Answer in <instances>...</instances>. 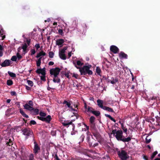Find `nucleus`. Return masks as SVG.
<instances>
[{
  "instance_id": "17",
  "label": "nucleus",
  "mask_w": 160,
  "mask_h": 160,
  "mask_svg": "<svg viewBox=\"0 0 160 160\" xmlns=\"http://www.w3.org/2000/svg\"><path fill=\"white\" fill-rule=\"evenodd\" d=\"M73 63L75 66V64H76L77 67H79V66H81L83 65V63L80 61H77L76 64L75 63Z\"/></svg>"
},
{
  "instance_id": "46",
  "label": "nucleus",
  "mask_w": 160,
  "mask_h": 160,
  "mask_svg": "<svg viewBox=\"0 0 160 160\" xmlns=\"http://www.w3.org/2000/svg\"><path fill=\"white\" fill-rule=\"evenodd\" d=\"M58 32L59 34H61V35H62L63 33V31L62 29H60L58 31Z\"/></svg>"
},
{
  "instance_id": "55",
  "label": "nucleus",
  "mask_w": 160,
  "mask_h": 160,
  "mask_svg": "<svg viewBox=\"0 0 160 160\" xmlns=\"http://www.w3.org/2000/svg\"><path fill=\"white\" fill-rule=\"evenodd\" d=\"M50 20H51L50 18H48L47 20H45L44 22H50Z\"/></svg>"
},
{
  "instance_id": "54",
  "label": "nucleus",
  "mask_w": 160,
  "mask_h": 160,
  "mask_svg": "<svg viewBox=\"0 0 160 160\" xmlns=\"http://www.w3.org/2000/svg\"><path fill=\"white\" fill-rule=\"evenodd\" d=\"M11 94L12 95H16V93L15 92H11Z\"/></svg>"
},
{
  "instance_id": "50",
  "label": "nucleus",
  "mask_w": 160,
  "mask_h": 160,
  "mask_svg": "<svg viewBox=\"0 0 160 160\" xmlns=\"http://www.w3.org/2000/svg\"><path fill=\"white\" fill-rule=\"evenodd\" d=\"M72 76L73 77H74V78H78V75L77 74H74V73L73 74V75Z\"/></svg>"
},
{
  "instance_id": "24",
  "label": "nucleus",
  "mask_w": 160,
  "mask_h": 160,
  "mask_svg": "<svg viewBox=\"0 0 160 160\" xmlns=\"http://www.w3.org/2000/svg\"><path fill=\"white\" fill-rule=\"evenodd\" d=\"M96 72L98 75L100 76L101 75L100 73L101 72V70L99 67H96Z\"/></svg>"
},
{
  "instance_id": "9",
  "label": "nucleus",
  "mask_w": 160,
  "mask_h": 160,
  "mask_svg": "<svg viewBox=\"0 0 160 160\" xmlns=\"http://www.w3.org/2000/svg\"><path fill=\"white\" fill-rule=\"evenodd\" d=\"M36 72L38 73H41L42 75H45V69L44 68L38 69L37 70Z\"/></svg>"
},
{
  "instance_id": "35",
  "label": "nucleus",
  "mask_w": 160,
  "mask_h": 160,
  "mask_svg": "<svg viewBox=\"0 0 160 160\" xmlns=\"http://www.w3.org/2000/svg\"><path fill=\"white\" fill-rule=\"evenodd\" d=\"M118 81V80L116 79H113L111 81V83L112 84H113L116 83Z\"/></svg>"
},
{
  "instance_id": "41",
  "label": "nucleus",
  "mask_w": 160,
  "mask_h": 160,
  "mask_svg": "<svg viewBox=\"0 0 160 160\" xmlns=\"http://www.w3.org/2000/svg\"><path fill=\"white\" fill-rule=\"evenodd\" d=\"M41 77V79L43 81H45V75H42L40 76Z\"/></svg>"
},
{
  "instance_id": "61",
  "label": "nucleus",
  "mask_w": 160,
  "mask_h": 160,
  "mask_svg": "<svg viewBox=\"0 0 160 160\" xmlns=\"http://www.w3.org/2000/svg\"><path fill=\"white\" fill-rule=\"evenodd\" d=\"M10 101H11V100L10 99H8L7 100V102L8 103H9L10 102Z\"/></svg>"
},
{
  "instance_id": "5",
  "label": "nucleus",
  "mask_w": 160,
  "mask_h": 160,
  "mask_svg": "<svg viewBox=\"0 0 160 160\" xmlns=\"http://www.w3.org/2000/svg\"><path fill=\"white\" fill-rule=\"evenodd\" d=\"M22 134L25 136H26V137L31 135L32 134V131L30 130L27 129H24L22 131Z\"/></svg>"
},
{
  "instance_id": "10",
  "label": "nucleus",
  "mask_w": 160,
  "mask_h": 160,
  "mask_svg": "<svg viewBox=\"0 0 160 160\" xmlns=\"http://www.w3.org/2000/svg\"><path fill=\"white\" fill-rule=\"evenodd\" d=\"M64 42V41L62 39H59L56 41V44L60 46V47L62 46V44Z\"/></svg>"
},
{
  "instance_id": "31",
  "label": "nucleus",
  "mask_w": 160,
  "mask_h": 160,
  "mask_svg": "<svg viewBox=\"0 0 160 160\" xmlns=\"http://www.w3.org/2000/svg\"><path fill=\"white\" fill-rule=\"evenodd\" d=\"M11 60L13 61H16L17 60V58L16 56H13L12 57L11 59Z\"/></svg>"
},
{
  "instance_id": "27",
  "label": "nucleus",
  "mask_w": 160,
  "mask_h": 160,
  "mask_svg": "<svg viewBox=\"0 0 160 160\" xmlns=\"http://www.w3.org/2000/svg\"><path fill=\"white\" fill-rule=\"evenodd\" d=\"M121 125V128L124 132H126L127 131V129L125 127H124L123 123L120 122Z\"/></svg>"
},
{
  "instance_id": "4",
  "label": "nucleus",
  "mask_w": 160,
  "mask_h": 160,
  "mask_svg": "<svg viewBox=\"0 0 160 160\" xmlns=\"http://www.w3.org/2000/svg\"><path fill=\"white\" fill-rule=\"evenodd\" d=\"M118 154L122 160H127V159L129 158L127 153L123 150L121 152L118 151Z\"/></svg>"
},
{
  "instance_id": "52",
  "label": "nucleus",
  "mask_w": 160,
  "mask_h": 160,
  "mask_svg": "<svg viewBox=\"0 0 160 160\" xmlns=\"http://www.w3.org/2000/svg\"><path fill=\"white\" fill-rule=\"evenodd\" d=\"M67 49V47H64L63 49L61 50V51H64V52H65V50H66Z\"/></svg>"
},
{
  "instance_id": "49",
  "label": "nucleus",
  "mask_w": 160,
  "mask_h": 160,
  "mask_svg": "<svg viewBox=\"0 0 160 160\" xmlns=\"http://www.w3.org/2000/svg\"><path fill=\"white\" fill-rule=\"evenodd\" d=\"M146 142L147 143H149V142H150L151 141V139H148L147 138H146Z\"/></svg>"
},
{
  "instance_id": "57",
  "label": "nucleus",
  "mask_w": 160,
  "mask_h": 160,
  "mask_svg": "<svg viewBox=\"0 0 160 160\" xmlns=\"http://www.w3.org/2000/svg\"><path fill=\"white\" fill-rule=\"evenodd\" d=\"M68 55L69 58H70L72 56V53L71 52H70L68 53Z\"/></svg>"
},
{
  "instance_id": "16",
  "label": "nucleus",
  "mask_w": 160,
  "mask_h": 160,
  "mask_svg": "<svg viewBox=\"0 0 160 160\" xmlns=\"http://www.w3.org/2000/svg\"><path fill=\"white\" fill-rule=\"evenodd\" d=\"M98 105L101 108L103 107V101L100 99H98L97 101Z\"/></svg>"
},
{
  "instance_id": "37",
  "label": "nucleus",
  "mask_w": 160,
  "mask_h": 160,
  "mask_svg": "<svg viewBox=\"0 0 160 160\" xmlns=\"http://www.w3.org/2000/svg\"><path fill=\"white\" fill-rule=\"evenodd\" d=\"M54 56V53L52 52H50L49 53V56L50 58H52Z\"/></svg>"
},
{
  "instance_id": "18",
  "label": "nucleus",
  "mask_w": 160,
  "mask_h": 160,
  "mask_svg": "<svg viewBox=\"0 0 160 160\" xmlns=\"http://www.w3.org/2000/svg\"><path fill=\"white\" fill-rule=\"evenodd\" d=\"M119 57L121 58H126L127 55L123 52H121L119 54Z\"/></svg>"
},
{
  "instance_id": "51",
  "label": "nucleus",
  "mask_w": 160,
  "mask_h": 160,
  "mask_svg": "<svg viewBox=\"0 0 160 160\" xmlns=\"http://www.w3.org/2000/svg\"><path fill=\"white\" fill-rule=\"evenodd\" d=\"M110 119L112 121H113L114 122H116L115 120L112 117H111V116H110Z\"/></svg>"
},
{
  "instance_id": "47",
  "label": "nucleus",
  "mask_w": 160,
  "mask_h": 160,
  "mask_svg": "<svg viewBox=\"0 0 160 160\" xmlns=\"http://www.w3.org/2000/svg\"><path fill=\"white\" fill-rule=\"evenodd\" d=\"M88 111L91 112H92V111H93L92 110V109L91 108L89 107H88Z\"/></svg>"
},
{
  "instance_id": "60",
  "label": "nucleus",
  "mask_w": 160,
  "mask_h": 160,
  "mask_svg": "<svg viewBox=\"0 0 160 160\" xmlns=\"http://www.w3.org/2000/svg\"><path fill=\"white\" fill-rule=\"evenodd\" d=\"M56 160H60V159H59V158H58V157L57 156V155H56Z\"/></svg>"
},
{
  "instance_id": "39",
  "label": "nucleus",
  "mask_w": 160,
  "mask_h": 160,
  "mask_svg": "<svg viewBox=\"0 0 160 160\" xmlns=\"http://www.w3.org/2000/svg\"><path fill=\"white\" fill-rule=\"evenodd\" d=\"M157 153L158 152H154L153 153L152 155L151 156L152 158V159L155 157V156L157 154Z\"/></svg>"
},
{
  "instance_id": "7",
  "label": "nucleus",
  "mask_w": 160,
  "mask_h": 160,
  "mask_svg": "<svg viewBox=\"0 0 160 160\" xmlns=\"http://www.w3.org/2000/svg\"><path fill=\"white\" fill-rule=\"evenodd\" d=\"M65 52L60 50L59 51V56L60 58L63 60H65L66 59V57L64 54Z\"/></svg>"
},
{
  "instance_id": "15",
  "label": "nucleus",
  "mask_w": 160,
  "mask_h": 160,
  "mask_svg": "<svg viewBox=\"0 0 160 160\" xmlns=\"http://www.w3.org/2000/svg\"><path fill=\"white\" fill-rule=\"evenodd\" d=\"M40 150V148L38 147V145L36 143L35 144L34 148V152L35 153H36L38 152V150Z\"/></svg>"
},
{
  "instance_id": "62",
  "label": "nucleus",
  "mask_w": 160,
  "mask_h": 160,
  "mask_svg": "<svg viewBox=\"0 0 160 160\" xmlns=\"http://www.w3.org/2000/svg\"><path fill=\"white\" fill-rule=\"evenodd\" d=\"M84 107H85V109H86L87 108V105H86V103L85 102L84 103Z\"/></svg>"
},
{
  "instance_id": "56",
  "label": "nucleus",
  "mask_w": 160,
  "mask_h": 160,
  "mask_svg": "<svg viewBox=\"0 0 160 160\" xmlns=\"http://www.w3.org/2000/svg\"><path fill=\"white\" fill-rule=\"evenodd\" d=\"M25 87H26V88L28 90H30L31 89V88L30 87H29L27 86H26Z\"/></svg>"
},
{
  "instance_id": "42",
  "label": "nucleus",
  "mask_w": 160,
  "mask_h": 160,
  "mask_svg": "<svg viewBox=\"0 0 160 160\" xmlns=\"http://www.w3.org/2000/svg\"><path fill=\"white\" fill-rule=\"evenodd\" d=\"M107 111H108L109 112H113V110L112 108H109L108 107L107 108Z\"/></svg>"
},
{
  "instance_id": "6",
  "label": "nucleus",
  "mask_w": 160,
  "mask_h": 160,
  "mask_svg": "<svg viewBox=\"0 0 160 160\" xmlns=\"http://www.w3.org/2000/svg\"><path fill=\"white\" fill-rule=\"evenodd\" d=\"M110 49L114 53H117L119 51L118 48L116 46L114 45L111 46Z\"/></svg>"
},
{
  "instance_id": "58",
  "label": "nucleus",
  "mask_w": 160,
  "mask_h": 160,
  "mask_svg": "<svg viewBox=\"0 0 160 160\" xmlns=\"http://www.w3.org/2000/svg\"><path fill=\"white\" fill-rule=\"evenodd\" d=\"M107 107H105V106L103 107H103L102 108H102L104 110H107Z\"/></svg>"
},
{
  "instance_id": "38",
  "label": "nucleus",
  "mask_w": 160,
  "mask_h": 160,
  "mask_svg": "<svg viewBox=\"0 0 160 160\" xmlns=\"http://www.w3.org/2000/svg\"><path fill=\"white\" fill-rule=\"evenodd\" d=\"M33 112L35 114H38L39 113V110L37 109H35L33 110Z\"/></svg>"
},
{
  "instance_id": "3",
  "label": "nucleus",
  "mask_w": 160,
  "mask_h": 160,
  "mask_svg": "<svg viewBox=\"0 0 160 160\" xmlns=\"http://www.w3.org/2000/svg\"><path fill=\"white\" fill-rule=\"evenodd\" d=\"M60 70V69L58 68H52L50 70V73L52 76L57 77L59 74Z\"/></svg>"
},
{
  "instance_id": "2",
  "label": "nucleus",
  "mask_w": 160,
  "mask_h": 160,
  "mask_svg": "<svg viewBox=\"0 0 160 160\" xmlns=\"http://www.w3.org/2000/svg\"><path fill=\"white\" fill-rule=\"evenodd\" d=\"M112 133L118 140L122 141L123 137L122 136L123 132L121 130L117 131L116 130H114L112 131Z\"/></svg>"
},
{
  "instance_id": "53",
  "label": "nucleus",
  "mask_w": 160,
  "mask_h": 160,
  "mask_svg": "<svg viewBox=\"0 0 160 160\" xmlns=\"http://www.w3.org/2000/svg\"><path fill=\"white\" fill-rule=\"evenodd\" d=\"M48 64L49 65H52L54 64V62L52 61L50 62H49Z\"/></svg>"
},
{
  "instance_id": "43",
  "label": "nucleus",
  "mask_w": 160,
  "mask_h": 160,
  "mask_svg": "<svg viewBox=\"0 0 160 160\" xmlns=\"http://www.w3.org/2000/svg\"><path fill=\"white\" fill-rule=\"evenodd\" d=\"M31 55H32L34 54L36 52V51H35V50L34 49H32L31 50Z\"/></svg>"
},
{
  "instance_id": "40",
  "label": "nucleus",
  "mask_w": 160,
  "mask_h": 160,
  "mask_svg": "<svg viewBox=\"0 0 160 160\" xmlns=\"http://www.w3.org/2000/svg\"><path fill=\"white\" fill-rule=\"evenodd\" d=\"M40 115L41 116L45 117L46 116V114L43 112H41L40 113Z\"/></svg>"
},
{
  "instance_id": "63",
  "label": "nucleus",
  "mask_w": 160,
  "mask_h": 160,
  "mask_svg": "<svg viewBox=\"0 0 160 160\" xmlns=\"http://www.w3.org/2000/svg\"><path fill=\"white\" fill-rule=\"evenodd\" d=\"M57 25V23L56 22H54L53 23V25Z\"/></svg>"
},
{
  "instance_id": "11",
  "label": "nucleus",
  "mask_w": 160,
  "mask_h": 160,
  "mask_svg": "<svg viewBox=\"0 0 160 160\" xmlns=\"http://www.w3.org/2000/svg\"><path fill=\"white\" fill-rule=\"evenodd\" d=\"M63 104H66V105H67L68 108H69L71 109V111H75L74 109H73L72 107H70L71 103L70 102H68L65 101L63 102Z\"/></svg>"
},
{
  "instance_id": "8",
  "label": "nucleus",
  "mask_w": 160,
  "mask_h": 160,
  "mask_svg": "<svg viewBox=\"0 0 160 160\" xmlns=\"http://www.w3.org/2000/svg\"><path fill=\"white\" fill-rule=\"evenodd\" d=\"M11 62L10 60H6L1 64V66L3 67L8 66L10 65Z\"/></svg>"
},
{
  "instance_id": "30",
  "label": "nucleus",
  "mask_w": 160,
  "mask_h": 160,
  "mask_svg": "<svg viewBox=\"0 0 160 160\" xmlns=\"http://www.w3.org/2000/svg\"><path fill=\"white\" fill-rule=\"evenodd\" d=\"M95 118L94 117L92 116L90 118V121L91 123H92L94 122Z\"/></svg>"
},
{
  "instance_id": "48",
  "label": "nucleus",
  "mask_w": 160,
  "mask_h": 160,
  "mask_svg": "<svg viewBox=\"0 0 160 160\" xmlns=\"http://www.w3.org/2000/svg\"><path fill=\"white\" fill-rule=\"evenodd\" d=\"M30 123L34 125L36 124V122L34 120H31L30 122Z\"/></svg>"
},
{
  "instance_id": "28",
  "label": "nucleus",
  "mask_w": 160,
  "mask_h": 160,
  "mask_svg": "<svg viewBox=\"0 0 160 160\" xmlns=\"http://www.w3.org/2000/svg\"><path fill=\"white\" fill-rule=\"evenodd\" d=\"M8 73L11 77L14 78L16 77V74L14 73L10 72H8Z\"/></svg>"
},
{
  "instance_id": "14",
  "label": "nucleus",
  "mask_w": 160,
  "mask_h": 160,
  "mask_svg": "<svg viewBox=\"0 0 160 160\" xmlns=\"http://www.w3.org/2000/svg\"><path fill=\"white\" fill-rule=\"evenodd\" d=\"M5 36L2 29L0 30V40H3L5 38Z\"/></svg>"
},
{
  "instance_id": "44",
  "label": "nucleus",
  "mask_w": 160,
  "mask_h": 160,
  "mask_svg": "<svg viewBox=\"0 0 160 160\" xmlns=\"http://www.w3.org/2000/svg\"><path fill=\"white\" fill-rule=\"evenodd\" d=\"M35 47L37 48V49H38L40 48V45L39 44H37L35 45Z\"/></svg>"
},
{
  "instance_id": "29",
  "label": "nucleus",
  "mask_w": 160,
  "mask_h": 160,
  "mask_svg": "<svg viewBox=\"0 0 160 160\" xmlns=\"http://www.w3.org/2000/svg\"><path fill=\"white\" fill-rule=\"evenodd\" d=\"M92 113L97 116H99L100 114L99 112L98 111H92Z\"/></svg>"
},
{
  "instance_id": "19",
  "label": "nucleus",
  "mask_w": 160,
  "mask_h": 160,
  "mask_svg": "<svg viewBox=\"0 0 160 160\" xmlns=\"http://www.w3.org/2000/svg\"><path fill=\"white\" fill-rule=\"evenodd\" d=\"M73 121V120H72L71 121H65L62 123V124L64 126H67L71 124Z\"/></svg>"
},
{
  "instance_id": "36",
  "label": "nucleus",
  "mask_w": 160,
  "mask_h": 160,
  "mask_svg": "<svg viewBox=\"0 0 160 160\" xmlns=\"http://www.w3.org/2000/svg\"><path fill=\"white\" fill-rule=\"evenodd\" d=\"M27 82L28 84L30 86H32L33 85V83L32 81L28 80Z\"/></svg>"
},
{
  "instance_id": "59",
  "label": "nucleus",
  "mask_w": 160,
  "mask_h": 160,
  "mask_svg": "<svg viewBox=\"0 0 160 160\" xmlns=\"http://www.w3.org/2000/svg\"><path fill=\"white\" fill-rule=\"evenodd\" d=\"M40 119L42 120V121H45V118H41Z\"/></svg>"
},
{
  "instance_id": "22",
  "label": "nucleus",
  "mask_w": 160,
  "mask_h": 160,
  "mask_svg": "<svg viewBox=\"0 0 160 160\" xmlns=\"http://www.w3.org/2000/svg\"><path fill=\"white\" fill-rule=\"evenodd\" d=\"M131 140V138L130 137H128L127 138H125L123 137V139L122 140V141L124 142H128V141H130Z\"/></svg>"
},
{
  "instance_id": "1",
  "label": "nucleus",
  "mask_w": 160,
  "mask_h": 160,
  "mask_svg": "<svg viewBox=\"0 0 160 160\" xmlns=\"http://www.w3.org/2000/svg\"><path fill=\"white\" fill-rule=\"evenodd\" d=\"M75 67L78 69H79V71L81 75H86L88 74L89 75H92V71L90 70L91 66L90 65H85L82 68L78 67L75 64Z\"/></svg>"
},
{
  "instance_id": "26",
  "label": "nucleus",
  "mask_w": 160,
  "mask_h": 160,
  "mask_svg": "<svg viewBox=\"0 0 160 160\" xmlns=\"http://www.w3.org/2000/svg\"><path fill=\"white\" fill-rule=\"evenodd\" d=\"M51 119V117L50 115H48L46 118H45V121L49 122Z\"/></svg>"
},
{
  "instance_id": "25",
  "label": "nucleus",
  "mask_w": 160,
  "mask_h": 160,
  "mask_svg": "<svg viewBox=\"0 0 160 160\" xmlns=\"http://www.w3.org/2000/svg\"><path fill=\"white\" fill-rule=\"evenodd\" d=\"M42 57L39 58L36 61L37 65V66H40L41 63V60Z\"/></svg>"
},
{
  "instance_id": "23",
  "label": "nucleus",
  "mask_w": 160,
  "mask_h": 160,
  "mask_svg": "<svg viewBox=\"0 0 160 160\" xmlns=\"http://www.w3.org/2000/svg\"><path fill=\"white\" fill-rule=\"evenodd\" d=\"M20 113L22 114V115L25 118H28V116L26 115L23 111V110L21 109H19Z\"/></svg>"
},
{
  "instance_id": "13",
  "label": "nucleus",
  "mask_w": 160,
  "mask_h": 160,
  "mask_svg": "<svg viewBox=\"0 0 160 160\" xmlns=\"http://www.w3.org/2000/svg\"><path fill=\"white\" fill-rule=\"evenodd\" d=\"M46 55L45 52H44L43 51H42L40 52L39 53H37V55L36 56L37 58L42 57V56H44Z\"/></svg>"
},
{
  "instance_id": "12",
  "label": "nucleus",
  "mask_w": 160,
  "mask_h": 160,
  "mask_svg": "<svg viewBox=\"0 0 160 160\" xmlns=\"http://www.w3.org/2000/svg\"><path fill=\"white\" fill-rule=\"evenodd\" d=\"M23 106L25 109L31 111L33 110V107L28 104H25Z\"/></svg>"
},
{
  "instance_id": "34",
  "label": "nucleus",
  "mask_w": 160,
  "mask_h": 160,
  "mask_svg": "<svg viewBox=\"0 0 160 160\" xmlns=\"http://www.w3.org/2000/svg\"><path fill=\"white\" fill-rule=\"evenodd\" d=\"M3 49V48L2 46L0 45V57H1L2 56L3 53L2 52V50Z\"/></svg>"
},
{
  "instance_id": "33",
  "label": "nucleus",
  "mask_w": 160,
  "mask_h": 160,
  "mask_svg": "<svg viewBox=\"0 0 160 160\" xmlns=\"http://www.w3.org/2000/svg\"><path fill=\"white\" fill-rule=\"evenodd\" d=\"M16 56L18 60L21 59L22 58V56L18 52L17 53Z\"/></svg>"
},
{
  "instance_id": "45",
  "label": "nucleus",
  "mask_w": 160,
  "mask_h": 160,
  "mask_svg": "<svg viewBox=\"0 0 160 160\" xmlns=\"http://www.w3.org/2000/svg\"><path fill=\"white\" fill-rule=\"evenodd\" d=\"M28 104L29 105L31 106H33V102L31 101H29L28 102Z\"/></svg>"
},
{
  "instance_id": "20",
  "label": "nucleus",
  "mask_w": 160,
  "mask_h": 160,
  "mask_svg": "<svg viewBox=\"0 0 160 160\" xmlns=\"http://www.w3.org/2000/svg\"><path fill=\"white\" fill-rule=\"evenodd\" d=\"M53 81L55 83H59L60 81V79L57 77H54Z\"/></svg>"
},
{
  "instance_id": "64",
  "label": "nucleus",
  "mask_w": 160,
  "mask_h": 160,
  "mask_svg": "<svg viewBox=\"0 0 160 160\" xmlns=\"http://www.w3.org/2000/svg\"><path fill=\"white\" fill-rule=\"evenodd\" d=\"M154 160H160V158H156Z\"/></svg>"
},
{
  "instance_id": "21",
  "label": "nucleus",
  "mask_w": 160,
  "mask_h": 160,
  "mask_svg": "<svg viewBox=\"0 0 160 160\" xmlns=\"http://www.w3.org/2000/svg\"><path fill=\"white\" fill-rule=\"evenodd\" d=\"M27 48V45L26 43H24L22 46V48L23 49V53L25 54L26 53V50Z\"/></svg>"
},
{
  "instance_id": "32",
  "label": "nucleus",
  "mask_w": 160,
  "mask_h": 160,
  "mask_svg": "<svg viewBox=\"0 0 160 160\" xmlns=\"http://www.w3.org/2000/svg\"><path fill=\"white\" fill-rule=\"evenodd\" d=\"M12 83V81L11 80H8L7 81V84L8 85H11Z\"/></svg>"
}]
</instances>
